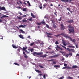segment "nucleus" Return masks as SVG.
Returning a JSON list of instances; mask_svg holds the SVG:
<instances>
[{
    "label": "nucleus",
    "mask_w": 79,
    "mask_h": 79,
    "mask_svg": "<svg viewBox=\"0 0 79 79\" xmlns=\"http://www.w3.org/2000/svg\"><path fill=\"white\" fill-rule=\"evenodd\" d=\"M33 50H34V49H30V51L32 52H33Z\"/></svg>",
    "instance_id": "44"
},
{
    "label": "nucleus",
    "mask_w": 79,
    "mask_h": 79,
    "mask_svg": "<svg viewBox=\"0 0 79 79\" xmlns=\"http://www.w3.org/2000/svg\"><path fill=\"white\" fill-rule=\"evenodd\" d=\"M54 67H55V68H59V67H60V66L58 65H54Z\"/></svg>",
    "instance_id": "25"
},
{
    "label": "nucleus",
    "mask_w": 79,
    "mask_h": 79,
    "mask_svg": "<svg viewBox=\"0 0 79 79\" xmlns=\"http://www.w3.org/2000/svg\"><path fill=\"white\" fill-rule=\"evenodd\" d=\"M66 67H64L62 68V69H66Z\"/></svg>",
    "instance_id": "54"
},
{
    "label": "nucleus",
    "mask_w": 79,
    "mask_h": 79,
    "mask_svg": "<svg viewBox=\"0 0 79 79\" xmlns=\"http://www.w3.org/2000/svg\"><path fill=\"white\" fill-rule=\"evenodd\" d=\"M19 28L20 27H22V28H24V26L22 25H21L19 26Z\"/></svg>",
    "instance_id": "16"
},
{
    "label": "nucleus",
    "mask_w": 79,
    "mask_h": 79,
    "mask_svg": "<svg viewBox=\"0 0 79 79\" xmlns=\"http://www.w3.org/2000/svg\"><path fill=\"white\" fill-rule=\"evenodd\" d=\"M23 54L24 55V57H25V58H28V56H27L26 54L25 53V52L23 51Z\"/></svg>",
    "instance_id": "6"
},
{
    "label": "nucleus",
    "mask_w": 79,
    "mask_h": 79,
    "mask_svg": "<svg viewBox=\"0 0 79 79\" xmlns=\"http://www.w3.org/2000/svg\"><path fill=\"white\" fill-rule=\"evenodd\" d=\"M67 49L69 52H75V50L74 49H70L69 48H67Z\"/></svg>",
    "instance_id": "5"
},
{
    "label": "nucleus",
    "mask_w": 79,
    "mask_h": 79,
    "mask_svg": "<svg viewBox=\"0 0 79 79\" xmlns=\"http://www.w3.org/2000/svg\"><path fill=\"white\" fill-rule=\"evenodd\" d=\"M67 10H68V11H70V9H69V8H67Z\"/></svg>",
    "instance_id": "50"
},
{
    "label": "nucleus",
    "mask_w": 79,
    "mask_h": 79,
    "mask_svg": "<svg viewBox=\"0 0 79 79\" xmlns=\"http://www.w3.org/2000/svg\"><path fill=\"white\" fill-rule=\"evenodd\" d=\"M23 11H26V9L25 8H24L23 9Z\"/></svg>",
    "instance_id": "43"
},
{
    "label": "nucleus",
    "mask_w": 79,
    "mask_h": 79,
    "mask_svg": "<svg viewBox=\"0 0 79 79\" xmlns=\"http://www.w3.org/2000/svg\"><path fill=\"white\" fill-rule=\"evenodd\" d=\"M17 18L18 19H20V20L22 19V18L20 17L17 16Z\"/></svg>",
    "instance_id": "31"
},
{
    "label": "nucleus",
    "mask_w": 79,
    "mask_h": 79,
    "mask_svg": "<svg viewBox=\"0 0 79 79\" xmlns=\"http://www.w3.org/2000/svg\"><path fill=\"white\" fill-rule=\"evenodd\" d=\"M56 46L57 47H55V48L56 50H57V51H58V48L59 49H60V50H61V51L63 50V49L61 48H60V47L58 46V45H57Z\"/></svg>",
    "instance_id": "4"
},
{
    "label": "nucleus",
    "mask_w": 79,
    "mask_h": 79,
    "mask_svg": "<svg viewBox=\"0 0 79 79\" xmlns=\"http://www.w3.org/2000/svg\"><path fill=\"white\" fill-rule=\"evenodd\" d=\"M73 0H68V2L69 3H71V1H72Z\"/></svg>",
    "instance_id": "41"
},
{
    "label": "nucleus",
    "mask_w": 79,
    "mask_h": 79,
    "mask_svg": "<svg viewBox=\"0 0 79 79\" xmlns=\"http://www.w3.org/2000/svg\"><path fill=\"white\" fill-rule=\"evenodd\" d=\"M66 68L67 69H71V67L69 66H67L66 67Z\"/></svg>",
    "instance_id": "30"
},
{
    "label": "nucleus",
    "mask_w": 79,
    "mask_h": 79,
    "mask_svg": "<svg viewBox=\"0 0 79 79\" xmlns=\"http://www.w3.org/2000/svg\"><path fill=\"white\" fill-rule=\"evenodd\" d=\"M35 71H36V72H37V73H42L41 71H40L38 70H36Z\"/></svg>",
    "instance_id": "37"
},
{
    "label": "nucleus",
    "mask_w": 79,
    "mask_h": 79,
    "mask_svg": "<svg viewBox=\"0 0 79 79\" xmlns=\"http://www.w3.org/2000/svg\"><path fill=\"white\" fill-rule=\"evenodd\" d=\"M69 27L68 31H69V34L71 33H74L75 31H74V28L73 27L69 25L68 26Z\"/></svg>",
    "instance_id": "1"
},
{
    "label": "nucleus",
    "mask_w": 79,
    "mask_h": 79,
    "mask_svg": "<svg viewBox=\"0 0 79 79\" xmlns=\"http://www.w3.org/2000/svg\"><path fill=\"white\" fill-rule=\"evenodd\" d=\"M67 79H73V78H72V77L70 76H68L67 77Z\"/></svg>",
    "instance_id": "34"
},
{
    "label": "nucleus",
    "mask_w": 79,
    "mask_h": 79,
    "mask_svg": "<svg viewBox=\"0 0 79 79\" xmlns=\"http://www.w3.org/2000/svg\"><path fill=\"white\" fill-rule=\"evenodd\" d=\"M47 54H44V55H42L40 56V57H42V58H45L47 56Z\"/></svg>",
    "instance_id": "9"
},
{
    "label": "nucleus",
    "mask_w": 79,
    "mask_h": 79,
    "mask_svg": "<svg viewBox=\"0 0 79 79\" xmlns=\"http://www.w3.org/2000/svg\"><path fill=\"white\" fill-rule=\"evenodd\" d=\"M61 53V54H63L64 52H63V51H59Z\"/></svg>",
    "instance_id": "57"
},
{
    "label": "nucleus",
    "mask_w": 79,
    "mask_h": 79,
    "mask_svg": "<svg viewBox=\"0 0 79 79\" xmlns=\"http://www.w3.org/2000/svg\"><path fill=\"white\" fill-rule=\"evenodd\" d=\"M39 67H40V68H44V67L41 65H40Z\"/></svg>",
    "instance_id": "51"
},
{
    "label": "nucleus",
    "mask_w": 79,
    "mask_h": 79,
    "mask_svg": "<svg viewBox=\"0 0 79 79\" xmlns=\"http://www.w3.org/2000/svg\"><path fill=\"white\" fill-rule=\"evenodd\" d=\"M64 66H67V64H64Z\"/></svg>",
    "instance_id": "59"
},
{
    "label": "nucleus",
    "mask_w": 79,
    "mask_h": 79,
    "mask_svg": "<svg viewBox=\"0 0 79 79\" xmlns=\"http://www.w3.org/2000/svg\"><path fill=\"white\" fill-rule=\"evenodd\" d=\"M64 37H65V38H66V39H70L71 42H74V43H75L76 42L75 40L74 39L72 40V38H71V37L70 36H68V35H67V34L64 35Z\"/></svg>",
    "instance_id": "2"
},
{
    "label": "nucleus",
    "mask_w": 79,
    "mask_h": 79,
    "mask_svg": "<svg viewBox=\"0 0 79 79\" xmlns=\"http://www.w3.org/2000/svg\"><path fill=\"white\" fill-rule=\"evenodd\" d=\"M32 54L34 55V56H35V55H37L38 53L35 52L33 53Z\"/></svg>",
    "instance_id": "14"
},
{
    "label": "nucleus",
    "mask_w": 79,
    "mask_h": 79,
    "mask_svg": "<svg viewBox=\"0 0 79 79\" xmlns=\"http://www.w3.org/2000/svg\"><path fill=\"white\" fill-rule=\"evenodd\" d=\"M8 16L3 15L2 17H1V19H3V18H8Z\"/></svg>",
    "instance_id": "11"
},
{
    "label": "nucleus",
    "mask_w": 79,
    "mask_h": 79,
    "mask_svg": "<svg viewBox=\"0 0 79 79\" xmlns=\"http://www.w3.org/2000/svg\"><path fill=\"white\" fill-rule=\"evenodd\" d=\"M53 64H56V61H54L53 60L52 61Z\"/></svg>",
    "instance_id": "49"
},
{
    "label": "nucleus",
    "mask_w": 79,
    "mask_h": 79,
    "mask_svg": "<svg viewBox=\"0 0 79 79\" xmlns=\"http://www.w3.org/2000/svg\"><path fill=\"white\" fill-rule=\"evenodd\" d=\"M19 48L20 50H22V48L20 47H19Z\"/></svg>",
    "instance_id": "63"
},
{
    "label": "nucleus",
    "mask_w": 79,
    "mask_h": 79,
    "mask_svg": "<svg viewBox=\"0 0 79 79\" xmlns=\"http://www.w3.org/2000/svg\"><path fill=\"white\" fill-rule=\"evenodd\" d=\"M19 2L20 3V4H21V5H22V4H23V3H22V2H21L20 1H19Z\"/></svg>",
    "instance_id": "58"
},
{
    "label": "nucleus",
    "mask_w": 79,
    "mask_h": 79,
    "mask_svg": "<svg viewBox=\"0 0 79 79\" xmlns=\"http://www.w3.org/2000/svg\"><path fill=\"white\" fill-rule=\"evenodd\" d=\"M78 67L76 65H73L72 66V68H77Z\"/></svg>",
    "instance_id": "17"
},
{
    "label": "nucleus",
    "mask_w": 79,
    "mask_h": 79,
    "mask_svg": "<svg viewBox=\"0 0 79 79\" xmlns=\"http://www.w3.org/2000/svg\"><path fill=\"white\" fill-rule=\"evenodd\" d=\"M22 21L23 23H24V22H27V20H26L23 19L22 20Z\"/></svg>",
    "instance_id": "42"
},
{
    "label": "nucleus",
    "mask_w": 79,
    "mask_h": 79,
    "mask_svg": "<svg viewBox=\"0 0 79 79\" xmlns=\"http://www.w3.org/2000/svg\"><path fill=\"white\" fill-rule=\"evenodd\" d=\"M42 55H43V52H40L38 53L37 54V55H40V56Z\"/></svg>",
    "instance_id": "19"
},
{
    "label": "nucleus",
    "mask_w": 79,
    "mask_h": 79,
    "mask_svg": "<svg viewBox=\"0 0 79 79\" xmlns=\"http://www.w3.org/2000/svg\"><path fill=\"white\" fill-rule=\"evenodd\" d=\"M55 44H56V45L57 44H59V43H58V41H56L55 42Z\"/></svg>",
    "instance_id": "38"
},
{
    "label": "nucleus",
    "mask_w": 79,
    "mask_h": 79,
    "mask_svg": "<svg viewBox=\"0 0 79 79\" xmlns=\"http://www.w3.org/2000/svg\"><path fill=\"white\" fill-rule=\"evenodd\" d=\"M68 55H69V54H67L66 55H65V56L66 58H68Z\"/></svg>",
    "instance_id": "52"
},
{
    "label": "nucleus",
    "mask_w": 79,
    "mask_h": 79,
    "mask_svg": "<svg viewBox=\"0 0 79 79\" xmlns=\"http://www.w3.org/2000/svg\"><path fill=\"white\" fill-rule=\"evenodd\" d=\"M62 2H68V0H61Z\"/></svg>",
    "instance_id": "24"
},
{
    "label": "nucleus",
    "mask_w": 79,
    "mask_h": 79,
    "mask_svg": "<svg viewBox=\"0 0 79 79\" xmlns=\"http://www.w3.org/2000/svg\"><path fill=\"white\" fill-rule=\"evenodd\" d=\"M31 15L33 18H35V16H34V15L32 13H31Z\"/></svg>",
    "instance_id": "21"
},
{
    "label": "nucleus",
    "mask_w": 79,
    "mask_h": 79,
    "mask_svg": "<svg viewBox=\"0 0 79 79\" xmlns=\"http://www.w3.org/2000/svg\"><path fill=\"white\" fill-rule=\"evenodd\" d=\"M47 61H53V59H51V60H47Z\"/></svg>",
    "instance_id": "39"
},
{
    "label": "nucleus",
    "mask_w": 79,
    "mask_h": 79,
    "mask_svg": "<svg viewBox=\"0 0 79 79\" xmlns=\"http://www.w3.org/2000/svg\"><path fill=\"white\" fill-rule=\"evenodd\" d=\"M29 21H31L32 20V18H30L28 19Z\"/></svg>",
    "instance_id": "40"
},
{
    "label": "nucleus",
    "mask_w": 79,
    "mask_h": 79,
    "mask_svg": "<svg viewBox=\"0 0 79 79\" xmlns=\"http://www.w3.org/2000/svg\"><path fill=\"white\" fill-rule=\"evenodd\" d=\"M25 52H26L27 53V54H29V53H30L29 52L25 50Z\"/></svg>",
    "instance_id": "48"
},
{
    "label": "nucleus",
    "mask_w": 79,
    "mask_h": 79,
    "mask_svg": "<svg viewBox=\"0 0 79 79\" xmlns=\"http://www.w3.org/2000/svg\"><path fill=\"white\" fill-rule=\"evenodd\" d=\"M67 22L68 23H74V21H73V20H68V21H67Z\"/></svg>",
    "instance_id": "7"
},
{
    "label": "nucleus",
    "mask_w": 79,
    "mask_h": 79,
    "mask_svg": "<svg viewBox=\"0 0 79 79\" xmlns=\"http://www.w3.org/2000/svg\"><path fill=\"white\" fill-rule=\"evenodd\" d=\"M36 24H37V25H41V24H42V23H41V22H40V23H36Z\"/></svg>",
    "instance_id": "33"
},
{
    "label": "nucleus",
    "mask_w": 79,
    "mask_h": 79,
    "mask_svg": "<svg viewBox=\"0 0 79 79\" xmlns=\"http://www.w3.org/2000/svg\"><path fill=\"white\" fill-rule=\"evenodd\" d=\"M59 21H61V17H60L59 19H58Z\"/></svg>",
    "instance_id": "47"
},
{
    "label": "nucleus",
    "mask_w": 79,
    "mask_h": 79,
    "mask_svg": "<svg viewBox=\"0 0 79 79\" xmlns=\"http://www.w3.org/2000/svg\"><path fill=\"white\" fill-rule=\"evenodd\" d=\"M61 29L63 30H64L65 29V27H64V26L63 24H61Z\"/></svg>",
    "instance_id": "10"
},
{
    "label": "nucleus",
    "mask_w": 79,
    "mask_h": 79,
    "mask_svg": "<svg viewBox=\"0 0 79 79\" xmlns=\"http://www.w3.org/2000/svg\"><path fill=\"white\" fill-rule=\"evenodd\" d=\"M51 21L53 24H55V21H54L53 20H51Z\"/></svg>",
    "instance_id": "36"
},
{
    "label": "nucleus",
    "mask_w": 79,
    "mask_h": 79,
    "mask_svg": "<svg viewBox=\"0 0 79 79\" xmlns=\"http://www.w3.org/2000/svg\"><path fill=\"white\" fill-rule=\"evenodd\" d=\"M78 44H77V43H75V46L77 48H78Z\"/></svg>",
    "instance_id": "27"
},
{
    "label": "nucleus",
    "mask_w": 79,
    "mask_h": 79,
    "mask_svg": "<svg viewBox=\"0 0 79 79\" xmlns=\"http://www.w3.org/2000/svg\"><path fill=\"white\" fill-rule=\"evenodd\" d=\"M46 34H48V35H52V34L51 33H48L46 32Z\"/></svg>",
    "instance_id": "46"
},
{
    "label": "nucleus",
    "mask_w": 79,
    "mask_h": 79,
    "mask_svg": "<svg viewBox=\"0 0 79 79\" xmlns=\"http://www.w3.org/2000/svg\"><path fill=\"white\" fill-rule=\"evenodd\" d=\"M62 35L64 37V35H66V34L64 33H62L61 34H59L57 35H54V36H55L56 37H58L60 36V35Z\"/></svg>",
    "instance_id": "3"
},
{
    "label": "nucleus",
    "mask_w": 79,
    "mask_h": 79,
    "mask_svg": "<svg viewBox=\"0 0 79 79\" xmlns=\"http://www.w3.org/2000/svg\"><path fill=\"white\" fill-rule=\"evenodd\" d=\"M19 37L20 38H21V39H24V37H23V35H19Z\"/></svg>",
    "instance_id": "13"
},
{
    "label": "nucleus",
    "mask_w": 79,
    "mask_h": 79,
    "mask_svg": "<svg viewBox=\"0 0 79 79\" xmlns=\"http://www.w3.org/2000/svg\"><path fill=\"white\" fill-rule=\"evenodd\" d=\"M69 55H70V56H72V53H69Z\"/></svg>",
    "instance_id": "62"
},
{
    "label": "nucleus",
    "mask_w": 79,
    "mask_h": 79,
    "mask_svg": "<svg viewBox=\"0 0 79 79\" xmlns=\"http://www.w3.org/2000/svg\"><path fill=\"white\" fill-rule=\"evenodd\" d=\"M13 64H15V65H17V66H19V64L17 63H14Z\"/></svg>",
    "instance_id": "28"
},
{
    "label": "nucleus",
    "mask_w": 79,
    "mask_h": 79,
    "mask_svg": "<svg viewBox=\"0 0 79 79\" xmlns=\"http://www.w3.org/2000/svg\"><path fill=\"white\" fill-rule=\"evenodd\" d=\"M34 43L33 42L32 43H31L30 44V46H32V45H34Z\"/></svg>",
    "instance_id": "35"
},
{
    "label": "nucleus",
    "mask_w": 79,
    "mask_h": 79,
    "mask_svg": "<svg viewBox=\"0 0 79 79\" xmlns=\"http://www.w3.org/2000/svg\"><path fill=\"white\" fill-rule=\"evenodd\" d=\"M19 31H20L22 34H25V32L22 29H20L19 30Z\"/></svg>",
    "instance_id": "15"
},
{
    "label": "nucleus",
    "mask_w": 79,
    "mask_h": 79,
    "mask_svg": "<svg viewBox=\"0 0 79 79\" xmlns=\"http://www.w3.org/2000/svg\"><path fill=\"white\" fill-rule=\"evenodd\" d=\"M43 76L44 79H46V77L47 76V74H44L43 75Z\"/></svg>",
    "instance_id": "18"
},
{
    "label": "nucleus",
    "mask_w": 79,
    "mask_h": 79,
    "mask_svg": "<svg viewBox=\"0 0 79 79\" xmlns=\"http://www.w3.org/2000/svg\"><path fill=\"white\" fill-rule=\"evenodd\" d=\"M26 15H24L22 17H26Z\"/></svg>",
    "instance_id": "64"
},
{
    "label": "nucleus",
    "mask_w": 79,
    "mask_h": 79,
    "mask_svg": "<svg viewBox=\"0 0 79 79\" xmlns=\"http://www.w3.org/2000/svg\"><path fill=\"white\" fill-rule=\"evenodd\" d=\"M0 10H1L4 11V10H5V8L4 7H2L0 6Z\"/></svg>",
    "instance_id": "8"
},
{
    "label": "nucleus",
    "mask_w": 79,
    "mask_h": 79,
    "mask_svg": "<svg viewBox=\"0 0 79 79\" xmlns=\"http://www.w3.org/2000/svg\"><path fill=\"white\" fill-rule=\"evenodd\" d=\"M62 54L64 56H65V55H65V53H64V52H63V54Z\"/></svg>",
    "instance_id": "55"
},
{
    "label": "nucleus",
    "mask_w": 79,
    "mask_h": 79,
    "mask_svg": "<svg viewBox=\"0 0 79 79\" xmlns=\"http://www.w3.org/2000/svg\"><path fill=\"white\" fill-rule=\"evenodd\" d=\"M55 56H51V58H55Z\"/></svg>",
    "instance_id": "53"
},
{
    "label": "nucleus",
    "mask_w": 79,
    "mask_h": 79,
    "mask_svg": "<svg viewBox=\"0 0 79 79\" xmlns=\"http://www.w3.org/2000/svg\"><path fill=\"white\" fill-rule=\"evenodd\" d=\"M27 47H26L25 48L24 47H23V50L24 51V50H26V49H27Z\"/></svg>",
    "instance_id": "22"
},
{
    "label": "nucleus",
    "mask_w": 79,
    "mask_h": 79,
    "mask_svg": "<svg viewBox=\"0 0 79 79\" xmlns=\"http://www.w3.org/2000/svg\"><path fill=\"white\" fill-rule=\"evenodd\" d=\"M41 23H42V24L44 25L45 23V21L44 20H43L42 22H41Z\"/></svg>",
    "instance_id": "23"
},
{
    "label": "nucleus",
    "mask_w": 79,
    "mask_h": 79,
    "mask_svg": "<svg viewBox=\"0 0 79 79\" xmlns=\"http://www.w3.org/2000/svg\"><path fill=\"white\" fill-rule=\"evenodd\" d=\"M46 27H47V28H49V26H48V25H47V24H46Z\"/></svg>",
    "instance_id": "45"
},
{
    "label": "nucleus",
    "mask_w": 79,
    "mask_h": 79,
    "mask_svg": "<svg viewBox=\"0 0 79 79\" xmlns=\"http://www.w3.org/2000/svg\"><path fill=\"white\" fill-rule=\"evenodd\" d=\"M12 47L14 48H15V49H16V48H18V47L16 46V45L13 44Z\"/></svg>",
    "instance_id": "12"
},
{
    "label": "nucleus",
    "mask_w": 79,
    "mask_h": 79,
    "mask_svg": "<svg viewBox=\"0 0 79 79\" xmlns=\"http://www.w3.org/2000/svg\"><path fill=\"white\" fill-rule=\"evenodd\" d=\"M47 4L45 3V4H44L43 5V6H44V8H45V7H46V6H47Z\"/></svg>",
    "instance_id": "29"
},
{
    "label": "nucleus",
    "mask_w": 79,
    "mask_h": 79,
    "mask_svg": "<svg viewBox=\"0 0 79 79\" xmlns=\"http://www.w3.org/2000/svg\"><path fill=\"white\" fill-rule=\"evenodd\" d=\"M53 26L54 28V29H56V25H55L54 24H53Z\"/></svg>",
    "instance_id": "32"
},
{
    "label": "nucleus",
    "mask_w": 79,
    "mask_h": 79,
    "mask_svg": "<svg viewBox=\"0 0 79 79\" xmlns=\"http://www.w3.org/2000/svg\"><path fill=\"white\" fill-rule=\"evenodd\" d=\"M62 43L65 46H66V42L64 41H62Z\"/></svg>",
    "instance_id": "20"
},
{
    "label": "nucleus",
    "mask_w": 79,
    "mask_h": 79,
    "mask_svg": "<svg viewBox=\"0 0 79 79\" xmlns=\"http://www.w3.org/2000/svg\"><path fill=\"white\" fill-rule=\"evenodd\" d=\"M39 8L40 9H42V6H39Z\"/></svg>",
    "instance_id": "61"
},
{
    "label": "nucleus",
    "mask_w": 79,
    "mask_h": 79,
    "mask_svg": "<svg viewBox=\"0 0 79 79\" xmlns=\"http://www.w3.org/2000/svg\"><path fill=\"white\" fill-rule=\"evenodd\" d=\"M27 38H28V39H31V37H30V36H28L27 37Z\"/></svg>",
    "instance_id": "60"
},
{
    "label": "nucleus",
    "mask_w": 79,
    "mask_h": 79,
    "mask_svg": "<svg viewBox=\"0 0 79 79\" xmlns=\"http://www.w3.org/2000/svg\"><path fill=\"white\" fill-rule=\"evenodd\" d=\"M47 36L48 37H50V38H52V37L49 36L48 35H47Z\"/></svg>",
    "instance_id": "56"
},
{
    "label": "nucleus",
    "mask_w": 79,
    "mask_h": 79,
    "mask_svg": "<svg viewBox=\"0 0 79 79\" xmlns=\"http://www.w3.org/2000/svg\"><path fill=\"white\" fill-rule=\"evenodd\" d=\"M26 2H27L28 4V6H31V4H30V3L29 2V1H26Z\"/></svg>",
    "instance_id": "26"
}]
</instances>
